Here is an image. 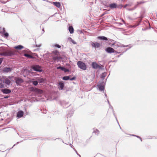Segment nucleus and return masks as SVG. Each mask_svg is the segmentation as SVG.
<instances>
[{"label": "nucleus", "mask_w": 157, "mask_h": 157, "mask_svg": "<svg viewBox=\"0 0 157 157\" xmlns=\"http://www.w3.org/2000/svg\"><path fill=\"white\" fill-rule=\"evenodd\" d=\"M115 52L116 53V54H119L120 53V52Z\"/></svg>", "instance_id": "46"}, {"label": "nucleus", "mask_w": 157, "mask_h": 157, "mask_svg": "<svg viewBox=\"0 0 157 157\" xmlns=\"http://www.w3.org/2000/svg\"><path fill=\"white\" fill-rule=\"evenodd\" d=\"M132 136H135L137 137V138H139L140 139V140H141V141H142L141 138L139 136H136V135H132Z\"/></svg>", "instance_id": "31"}, {"label": "nucleus", "mask_w": 157, "mask_h": 157, "mask_svg": "<svg viewBox=\"0 0 157 157\" xmlns=\"http://www.w3.org/2000/svg\"><path fill=\"white\" fill-rule=\"evenodd\" d=\"M42 31L44 33V28L42 29Z\"/></svg>", "instance_id": "54"}, {"label": "nucleus", "mask_w": 157, "mask_h": 157, "mask_svg": "<svg viewBox=\"0 0 157 157\" xmlns=\"http://www.w3.org/2000/svg\"><path fill=\"white\" fill-rule=\"evenodd\" d=\"M98 87L99 90L100 91H102L104 89V87L103 86L101 85V84L98 85Z\"/></svg>", "instance_id": "24"}, {"label": "nucleus", "mask_w": 157, "mask_h": 157, "mask_svg": "<svg viewBox=\"0 0 157 157\" xmlns=\"http://www.w3.org/2000/svg\"><path fill=\"white\" fill-rule=\"evenodd\" d=\"M147 43L148 44H149L151 42L149 41H147Z\"/></svg>", "instance_id": "50"}, {"label": "nucleus", "mask_w": 157, "mask_h": 157, "mask_svg": "<svg viewBox=\"0 0 157 157\" xmlns=\"http://www.w3.org/2000/svg\"><path fill=\"white\" fill-rule=\"evenodd\" d=\"M55 47H56L57 48H60L61 47V46L59 45V44H56V45H55Z\"/></svg>", "instance_id": "32"}, {"label": "nucleus", "mask_w": 157, "mask_h": 157, "mask_svg": "<svg viewBox=\"0 0 157 157\" xmlns=\"http://www.w3.org/2000/svg\"><path fill=\"white\" fill-rule=\"evenodd\" d=\"M14 79L15 80V82L17 85H20L23 82V79L19 77H15Z\"/></svg>", "instance_id": "4"}, {"label": "nucleus", "mask_w": 157, "mask_h": 157, "mask_svg": "<svg viewBox=\"0 0 157 157\" xmlns=\"http://www.w3.org/2000/svg\"><path fill=\"white\" fill-rule=\"evenodd\" d=\"M74 150L75 151L76 153L77 154V155H78V153L77 151H76V150L75 149Z\"/></svg>", "instance_id": "45"}, {"label": "nucleus", "mask_w": 157, "mask_h": 157, "mask_svg": "<svg viewBox=\"0 0 157 157\" xmlns=\"http://www.w3.org/2000/svg\"><path fill=\"white\" fill-rule=\"evenodd\" d=\"M124 52H122V54H120V55H118V56H117V57H119L122 54H123V53H124Z\"/></svg>", "instance_id": "43"}, {"label": "nucleus", "mask_w": 157, "mask_h": 157, "mask_svg": "<svg viewBox=\"0 0 157 157\" xmlns=\"http://www.w3.org/2000/svg\"><path fill=\"white\" fill-rule=\"evenodd\" d=\"M98 39L101 40H107L108 38L104 36H99L98 37Z\"/></svg>", "instance_id": "17"}, {"label": "nucleus", "mask_w": 157, "mask_h": 157, "mask_svg": "<svg viewBox=\"0 0 157 157\" xmlns=\"http://www.w3.org/2000/svg\"><path fill=\"white\" fill-rule=\"evenodd\" d=\"M68 29L70 33H74V29L72 26H69Z\"/></svg>", "instance_id": "26"}, {"label": "nucleus", "mask_w": 157, "mask_h": 157, "mask_svg": "<svg viewBox=\"0 0 157 157\" xmlns=\"http://www.w3.org/2000/svg\"><path fill=\"white\" fill-rule=\"evenodd\" d=\"M38 81H34L32 82L33 84L34 85V86H36L38 84Z\"/></svg>", "instance_id": "30"}, {"label": "nucleus", "mask_w": 157, "mask_h": 157, "mask_svg": "<svg viewBox=\"0 0 157 157\" xmlns=\"http://www.w3.org/2000/svg\"><path fill=\"white\" fill-rule=\"evenodd\" d=\"M24 114V112L22 111H20L18 112L17 114V117L18 118L22 117Z\"/></svg>", "instance_id": "12"}, {"label": "nucleus", "mask_w": 157, "mask_h": 157, "mask_svg": "<svg viewBox=\"0 0 157 157\" xmlns=\"http://www.w3.org/2000/svg\"><path fill=\"white\" fill-rule=\"evenodd\" d=\"M105 51L108 53H111L115 52V50L113 48L111 47H108L105 49Z\"/></svg>", "instance_id": "6"}, {"label": "nucleus", "mask_w": 157, "mask_h": 157, "mask_svg": "<svg viewBox=\"0 0 157 157\" xmlns=\"http://www.w3.org/2000/svg\"><path fill=\"white\" fill-rule=\"evenodd\" d=\"M109 105V108H111V109H112L113 110V115H114V117H115V118H116V121L117 122V123H118V124H119L118 122V121H117V117H116V115L115 114V113H114V110H113V107L112 106H111L110 105ZM119 125V126H120V129H121V127H120V125Z\"/></svg>", "instance_id": "21"}, {"label": "nucleus", "mask_w": 157, "mask_h": 157, "mask_svg": "<svg viewBox=\"0 0 157 157\" xmlns=\"http://www.w3.org/2000/svg\"><path fill=\"white\" fill-rule=\"evenodd\" d=\"M64 102H64V101H63V103H62V105H63V104H64Z\"/></svg>", "instance_id": "55"}, {"label": "nucleus", "mask_w": 157, "mask_h": 157, "mask_svg": "<svg viewBox=\"0 0 157 157\" xmlns=\"http://www.w3.org/2000/svg\"><path fill=\"white\" fill-rule=\"evenodd\" d=\"M61 58L60 57L57 56H54L52 57L54 61H56L57 62H58Z\"/></svg>", "instance_id": "19"}, {"label": "nucleus", "mask_w": 157, "mask_h": 157, "mask_svg": "<svg viewBox=\"0 0 157 157\" xmlns=\"http://www.w3.org/2000/svg\"><path fill=\"white\" fill-rule=\"evenodd\" d=\"M5 52H3L2 53H0V55L1 56H5Z\"/></svg>", "instance_id": "34"}, {"label": "nucleus", "mask_w": 157, "mask_h": 157, "mask_svg": "<svg viewBox=\"0 0 157 157\" xmlns=\"http://www.w3.org/2000/svg\"><path fill=\"white\" fill-rule=\"evenodd\" d=\"M41 46V45L40 44H36V47H40Z\"/></svg>", "instance_id": "40"}, {"label": "nucleus", "mask_w": 157, "mask_h": 157, "mask_svg": "<svg viewBox=\"0 0 157 157\" xmlns=\"http://www.w3.org/2000/svg\"><path fill=\"white\" fill-rule=\"evenodd\" d=\"M32 90L34 91V92H35L37 93L40 94H41L43 92L42 90L38 89V88H32Z\"/></svg>", "instance_id": "8"}, {"label": "nucleus", "mask_w": 157, "mask_h": 157, "mask_svg": "<svg viewBox=\"0 0 157 157\" xmlns=\"http://www.w3.org/2000/svg\"><path fill=\"white\" fill-rule=\"evenodd\" d=\"M53 4L58 8H60L61 6L60 3L59 2H53Z\"/></svg>", "instance_id": "22"}, {"label": "nucleus", "mask_w": 157, "mask_h": 157, "mask_svg": "<svg viewBox=\"0 0 157 157\" xmlns=\"http://www.w3.org/2000/svg\"><path fill=\"white\" fill-rule=\"evenodd\" d=\"M129 45H127L125 46L124 44H121L119 43L118 42H115L114 43L112 44V46H113L115 48H117V47H128Z\"/></svg>", "instance_id": "1"}, {"label": "nucleus", "mask_w": 157, "mask_h": 157, "mask_svg": "<svg viewBox=\"0 0 157 157\" xmlns=\"http://www.w3.org/2000/svg\"><path fill=\"white\" fill-rule=\"evenodd\" d=\"M109 7L111 9L115 8L117 7V4L115 3H113L109 4Z\"/></svg>", "instance_id": "15"}, {"label": "nucleus", "mask_w": 157, "mask_h": 157, "mask_svg": "<svg viewBox=\"0 0 157 157\" xmlns=\"http://www.w3.org/2000/svg\"><path fill=\"white\" fill-rule=\"evenodd\" d=\"M70 79L69 76H65L63 77L62 79L64 80H67Z\"/></svg>", "instance_id": "28"}, {"label": "nucleus", "mask_w": 157, "mask_h": 157, "mask_svg": "<svg viewBox=\"0 0 157 157\" xmlns=\"http://www.w3.org/2000/svg\"><path fill=\"white\" fill-rule=\"evenodd\" d=\"M144 2H137V3H138V4H141L142 3H144Z\"/></svg>", "instance_id": "41"}, {"label": "nucleus", "mask_w": 157, "mask_h": 157, "mask_svg": "<svg viewBox=\"0 0 157 157\" xmlns=\"http://www.w3.org/2000/svg\"><path fill=\"white\" fill-rule=\"evenodd\" d=\"M105 97L107 96V95L105 94Z\"/></svg>", "instance_id": "56"}, {"label": "nucleus", "mask_w": 157, "mask_h": 157, "mask_svg": "<svg viewBox=\"0 0 157 157\" xmlns=\"http://www.w3.org/2000/svg\"><path fill=\"white\" fill-rule=\"evenodd\" d=\"M67 116H68V117H71V115L69 116V114H68Z\"/></svg>", "instance_id": "51"}, {"label": "nucleus", "mask_w": 157, "mask_h": 157, "mask_svg": "<svg viewBox=\"0 0 157 157\" xmlns=\"http://www.w3.org/2000/svg\"><path fill=\"white\" fill-rule=\"evenodd\" d=\"M93 132L95 133L96 135H98L99 133V131L97 129L94 130Z\"/></svg>", "instance_id": "29"}, {"label": "nucleus", "mask_w": 157, "mask_h": 157, "mask_svg": "<svg viewBox=\"0 0 157 157\" xmlns=\"http://www.w3.org/2000/svg\"><path fill=\"white\" fill-rule=\"evenodd\" d=\"M3 58H0V65L1 64V63L2 62V61L3 60Z\"/></svg>", "instance_id": "35"}, {"label": "nucleus", "mask_w": 157, "mask_h": 157, "mask_svg": "<svg viewBox=\"0 0 157 157\" xmlns=\"http://www.w3.org/2000/svg\"><path fill=\"white\" fill-rule=\"evenodd\" d=\"M5 56H12L14 55V52L12 51H8L5 52Z\"/></svg>", "instance_id": "7"}, {"label": "nucleus", "mask_w": 157, "mask_h": 157, "mask_svg": "<svg viewBox=\"0 0 157 157\" xmlns=\"http://www.w3.org/2000/svg\"><path fill=\"white\" fill-rule=\"evenodd\" d=\"M128 49V48L126 50V51H125V52H126Z\"/></svg>", "instance_id": "59"}, {"label": "nucleus", "mask_w": 157, "mask_h": 157, "mask_svg": "<svg viewBox=\"0 0 157 157\" xmlns=\"http://www.w3.org/2000/svg\"><path fill=\"white\" fill-rule=\"evenodd\" d=\"M107 101H108V104H109V105H110V104L109 103V102L108 100V99H107Z\"/></svg>", "instance_id": "44"}, {"label": "nucleus", "mask_w": 157, "mask_h": 157, "mask_svg": "<svg viewBox=\"0 0 157 157\" xmlns=\"http://www.w3.org/2000/svg\"><path fill=\"white\" fill-rule=\"evenodd\" d=\"M75 79V77H73L72 78H70L69 80L71 81H72L74 80Z\"/></svg>", "instance_id": "33"}, {"label": "nucleus", "mask_w": 157, "mask_h": 157, "mask_svg": "<svg viewBox=\"0 0 157 157\" xmlns=\"http://www.w3.org/2000/svg\"><path fill=\"white\" fill-rule=\"evenodd\" d=\"M69 39L72 40L71 38V37L69 38Z\"/></svg>", "instance_id": "57"}, {"label": "nucleus", "mask_w": 157, "mask_h": 157, "mask_svg": "<svg viewBox=\"0 0 157 157\" xmlns=\"http://www.w3.org/2000/svg\"><path fill=\"white\" fill-rule=\"evenodd\" d=\"M4 82L6 84L9 85L11 83V81L8 78H6L4 80Z\"/></svg>", "instance_id": "16"}, {"label": "nucleus", "mask_w": 157, "mask_h": 157, "mask_svg": "<svg viewBox=\"0 0 157 157\" xmlns=\"http://www.w3.org/2000/svg\"><path fill=\"white\" fill-rule=\"evenodd\" d=\"M72 42L73 44H76V42H74V40H72Z\"/></svg>", "instance_id": "42"}, {"label": "nucleus", "mask_w": 157, "mask_h": 157, "mask_svg": "<svg viewBox=\"0 0 157 157\" xmlns=\"http://www.w3.org/2000/svg\"><path fill=\"white\" fill-rule=\"evenodd\" d=\"M19 143V142H17L16 144H14V145H13V146H14L15 145L18 144V143Z\"/></svg>", "instance_id": "47"}, {"label": "nucleus", "mask_w": 157, "mask_h": 157, "mask_svg": "<svg viewBox=\"0 0 157 157\" xmlns=\"http://www.w3.org/2000/svg\"><path fill=\"white\" fill-rule=\"evenodd\" d=\"M12 70V68L10 67H5L3 70L4 72L5 73H8L10 72Z\"/></svg>", "instance_id": "11"}, {"label": "nucleus", "mask_w": 157, "mask_h": 157, "mask_svg": "<svg viewBox=\"0 0 157 157\" xmlns=\"http://www.w3.org/2000/svg\"><path fill=\"white\" fill-rule=\"evenodd\" d=\"M1 90V91L3 93L5 94H7L11 92V90L9 89H2Z\"/></svg>", "instance_id": "10"}, {"label": "nucleus", "mask_w": 157, "mask_h": 157, "mask_svg": "<svg viewBox=\"0 0 157 157\" xmlns=\"http://www.w3.org/2000/svg\"><path fill=\"white\" fill-rule=\"evenodd\" d=\"M78 155L79 156V157H81V155L78 154Z\"/></svg>", "instance_id": "52"}, {"label": "nucleus", "mask_w": 157, "mask_h": 157, "mask_svg": "<svg viewBox=\"0 0 157 157\" xmlns=\"http://www.w3.org/2000/svg\"><path fill=\"white\" fill-rule=\"evenodd\" d=\"M1 112H0V114H1Z\"/></svg>", "instance_id": "60"}, {"label": "nucleus", "mask_w": 157, "mask_h": 157, "mask_svg": "<svg viewBox=\"0 0 157 157\" xmlns=\"http://www.w3.org/2000/svg\"><path fill=\"white\" fill-rule=\"evenodd\" d=\"M64 84L62 82H59V83L58 86L59 88L61 90H62L63 89L64 87Z\"/></svg>", "instance_id": "18"}, {"label": "nucleus", "mask_w": 157, "mask_h": 157, "mask_svg": "<svg viewBox=\"0 0 157 157\" xmlns=\"http://www.w3.org/2000/svg\"><path fill=\"white\" fill-rule=\"evenodd\" d=\"M70 145H71V147H72V148H73V146L72 145V144H70Z\"/></svg>", "instance_id": "48"}, {"label": "nucleus", "mask_w": 157, "mask_h": 157, "mask_svg": "<svg viewBox=\"0 0 157 157\" xmlns=\"http://www.w3.org/2000/svg\"><path fill=\"white\" fill-rule=\"evenodd\" d=\"M24 47L21 45H18L14 47V48L19 50H21Z\"/></svg>", "instance_id": "25"}, {"label": "nucleus", "mask_w": 157, "mask_h": 157, "mask_svg": "<svg viewBox=\"0 0 157 157\" xmlns=\"http://www.w3.org/2000/svg\"><path fill=\"white\" fill-rule=\"evenodd\" d=\"M9 96H4V98L5 99H6L8 98Z\"/></svg>", "instance_id": "39"}, {"label": "nucleus", "mask_w": 157, "mask_h": 157, "mask_svg": "<svg viewBox=\"0 0 157 157\" xmlns=\"http://www.w3.org/2000/svg\"><path fill=\"white\" fill-rule=\"evenodd\" d=\"M56 68L57 69H61L63 71H64L65 72L68 71V70L67 69H66L64 67L61 66L57 67Z\"/></svg>", "instance_id": "13"}, {"label": "nucleus", "mask_w": 157, "mask_h": 157, "mask_svg": "<svg viewBox=\"0 0 157 157\" xmlns=\"http://www.w3.org/2000/svg\"><path fill=\"white\" fill-rule=\"evenodd\" d=\"M92 68L94 69L101 68V67L96 62H93L92 64Z\"/></svg>", "instance_id": "5"}, {"label": "nucleus", "mask_w": 157, "mask_h": 157, "mask_svg": "<svg viewBox=\"0 0 157 157\" xmlns=\"http://www.w3.org/2000/svg\"><path fill=\"white\" fill-rule=\"evenodd\" d=\"M78 155L79 156V157H81V155L78 154Z\"/></svg>", "instance_id": "53"}, {"label": "nucleus", "mask_w": 157, "mask_h": 157, "mask_svg": "<svg viewBox=\"0 0 157 157\" xmlns=\"http://www.w3.org/2000/svg\"><path fill=\"white\" fill-rule=\"evenodd\" d=\"M24 56L29 58H31V59H34V57L33 56L31 55H30L28 54L27 53H25L24 55Z\"/></svg>", "instance_id": "20"}, {"label": "nucleus", "mask_w": 157, "mask_h": 157, "mask_svg": "<svg viewBox=\"0 0 157 157\" xmlns=\"http://www.w3.org/2000/svg\"><path fill=\"white\" fill-rule=\"evenodd\" d=\"M4 85L2 84V83L0 84V87L1 88H3L4 87Z\"/></svg>", "instance_id": "38"}, {"label": "nucleus", "mask_w": 157, "mask_h": 157, "mask_svg": "<svg viewBox=\"0 0 157 157\" xmlns=\"http://www.w3.org/2000/svg\"><path fill=\"white\" fill-rule=\"evenodd\" d=\"M122 21L123 22H124V23H125V21H124V20L122 19Z\"/></svg>", "instance_id": "49"}, {"label": "nucleus", "mask_w": 157, "mask_h": 157, "mask_svg": "<svg viewBox=\"0 0 157 157\" xmlns=\"http://www.w3.org/2000/svg\"><path fill=\"white\" fill-rule=\"evenodd\" d=\"M78 67L81 69L85 70L86 69V67L85 63L79 61L77 63Z\"/></svg>", "instance_id": "2"}, {"label": "nucleus", "mask_w": 157, "mask_h": 157, "mask_svg": "<svg viewBox=\"0 0 157 157\" xmlns=\"http://www.w3.org/2000/svg\"><path fill=\"white\" fill-rule=\"evenodd\" d=\"M38 82L39 83H42L45 81V79L43 78H39L37 79Z\"/></svg>", "instance_id": "23"}, {"label": "nucleus", "mask_w": 157, "mask_h": 157, "mask_svg": "<svg viewBox=\"0 0 157 157\" xmlns=\"http://www.w3.org/2000/svg\"><path fill=\"white\" fill-rule=\"evenodd\" d=\"M131 47H132V46H130V47L128 48V49L130 48Z\"/></svg>", "instance_id": "58"}, {"label": "nucleus", "mask_w": 157, "mask_h": 157, "mask_svg": "<svg viewBox=\"0 0 157 157\" xmlns=\"http://www.w3.org/2000/svg\"><path fill=\"white\" fill-rule=\"evenodd\" d=\"M31 68L33 70L35 71L39 72H41L42 71L41 67L39 65H33L32 67Z\"/></svg>", "instance_id": "3"}, {"label": "nucleus", "mask_w": 157, "mask_h": 157, "mask_svg": "<svg viewBox=\"0 0 157 157\" xmlns=\"http://www.w3.org/2000/svg\"><path fill=\"white\" fill-rule=\"evenodd\" d=\"M91 45L92 46L95 48H98L100 47V44L98 42H92Z\"/></svg>", "instance_id": "9"}, {"label": "nucleus", "mask_w": 157, "mask_h": 157, "mask_svg": "<svg viewBox=\"0 0 157 157\" xmlns=\"http://www.w3.org/2000/svg\"><path fill=\"white\" fill-rule=\"evenodd\" d=\"M3 32L4 33V35L3 36L5 38H7L9 36V34L5 32V28H3Z\"/></svg>", "instance_id": "14"}, {"label": "nucleus", "mask_w": 157, "mask_h": 157, "mask_svg": "<svg viewBox=\"0 0 157 157\" xmlns=\"http://www.w3.org/2000/svg\"><path fill=\"white\" fill-rule=\"evenodd\" d=\"M13 78V76H9L8 77V78L9 79H11L12 78Z\"/></svg>", "instance_id": "36"}, {"label": "nucleus", "mask_w": 157, "mask_h": 157, "mask_svg": "<svg viewBox=\"0 0 157 157\" xmlns=\"http://www.w3.org/2000/svg\"><path fill=\"white\" fill-rule=\"evenodd\" d=\"M0 2L2 3H5L6 1H3L2 0H0Z\"/></svg>", "instance_id": "37"}, {"label": "nucleus", "mask_w": 157, "mask_h": 157, "mask_svg": "<svg viewBox=\"0 0 157 157\" xmlns=\"http://www.w3.org/2000/svg\"><path fill=\"white\" fill-rule=\"evenodd\" d=\"M106 75H107V73L106 72H105L104 73H103L102 74V75H101V78L103 80L104 79V78L106 76Z\"/></svg>", "instance_id": "27"}]
</instances>
